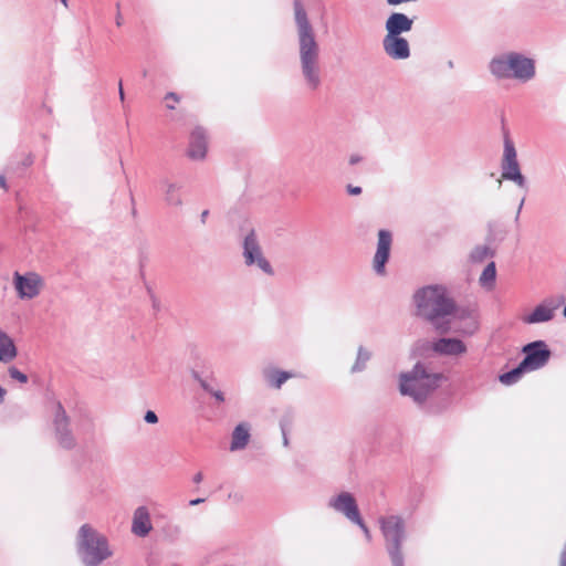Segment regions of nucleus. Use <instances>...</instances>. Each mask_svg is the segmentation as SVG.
<instances>
[{
    "instance_id": "33",
    "label": "nucleus",
    "mask_w": 566,
    "mask_h": 566,
    "mask_svg": "<svg viewBox=\"0 0 566 566\" xmlns=\"http://www.w3.org/2000/svg\"><path fill=\"white\" fill-rule=\"evenodd\" d=\"M0 186L7 190V182L4 176H0Z\"/></svg>"
},
{
    "instance_id": "12",
    "label": "nucleus",
    "mask_w": 566,
    "mask_h": 566,
    "mask_svg": "<svg viewBox=\"0 0 566 566\" xmlns=\"http://www.w3.org/2000/svg\"><path fill=\"white\" fill-rule=\"evenodd\" d=\"M382 45L385 52L395 60H405L410 55L409 43L401 35L386 34Z\"/></svg>"
},
{
    "instance_id": "17",
    "label": "nucleus",
    "mask_w": 566,
    "mask_h": 566,
    "mask_svg": "<svg viewBox=\"0 0 566 566\" xmlns=\"http://www.w3.org/2000/svg\"><path fill=\"white\" fill-rule=\"evenodd\" d=\"M433 350L442 355H460L465 353L467 347L460 339L441 338L433 344Z\"/></svg>"
},
{
    "instance_id": "7",
    "label": "nucleus",
    "mask_w": 566,
    "mask_h": 566,
    "mask_svg": "<svg viewBox=\"0 0 566 566\" xmlns=\"http://www.w3.org/2000/svg\"><path fill=\"white\" fill-rule=\"evenodd\" d=\"M379 525L394 566H402L401 541L405 532L402 518L397 515L382 516L379 518Z\"/></svg>"
},
{
    "instance_id": "3",
    "label": "nucleus",
    "mask_w": 566,
    "mask_h": 566,
    "mask_svg": "<svg viewBox=\"0 0 566 566\" xmlns=\"http://www.w3.org/2000/svg\"><path fill=\"white\" fill-rule=\"evenodd\" d=\"M522 353L525 356L518 366L509 373L500 375L499 380L503 385L511 386L517 382L525 373H531L544 367L552 355L548 346L543 340L526 344L522 348Z\"/></svg>"
},
{
    "instance_id": "13",
    "label": "nucleus",
    "mask_w": 566,
    "mask_h": 566,
    "mask_svg": "<svg viewBox=\"0 0 566 566\" xmlns=\"http://www.w3.org/2000/svg\"><path fill=\"white\" fill-rule=\"evenodd\" d=\"M331 505L338 512H342L352 522L357 521L360 516L354 496L347 492L340 493L335 497Z\"/></svg>"
},
{
    "instance_id": "2",
    "label": "nucleus",
    "mask_w": 566,
    "mask_h": 566,
    "mask_svg": "<svg viewBox=\"0 0 566 566\" xmlns=\"http://www.w3.org/2000/svg\"><path fill=\"white\" fill-rule=\"evenodd\" d=\"M420 316L432 323L437 329L447 332L449 317L454 312V303L442 286H427L415 294Z\"/></svg>"
},
{
    "instance_id": "41",
    "label": "nucleus",
    "mask_w": 566,
    "mask_h": 566,
    "mask_svg": "<svg viewBox=\"0 0 566 566\" xmlns=\"http://www.w3.org/2000/svg\"><path fill=\"white\" fill-rule=\"evenodd\" d=\"M174 202H175V203H180V199H179V198H177Z\"/></svg>"
},
{
    "instance_id": "26",
    "label": "nucleus",
    "mask_w": 566,
    "mask_h": 566,
    "mask_svg": "<svg viewBox=\"0 0 566 566\" xmlns=\"http://www.w3.org/2000/svg\"><path fill=\"white\" fill-rule=\"evenodd\" d=\"M354 523H356L363 530L367 541H370L371 539V534L369 532V528L366 526V524L361 520V517L359 516L357 521H354Z\"/></svg>"
},
{
    "instance_id": "30",
    "label": "nucleus",
    "mask_w": 566,
    "mask_h": 566,
    "mask_svg": "<svg viewBox=\"0 0 566 566\" xmlns=\"http://www.w3.org/2000/svg\"><path fill=\"white\" fill-rule=\"evenodd\" d=\"M347 190H348V192H349L350 195H359V193H361V188H360V187H354V186H352V185H349V186L347 187Z\"/></svg>"
},
{
    "instance_id": "34",
    "label": "nucleus",
    "mask_w": 566,
    "mask_h": 566,
    "mask_svg": "<svg viewBox=\"0 0 566 566\" xmlns=\"http://www.w3.org/2000/svg\"><path fill=\"white\" fill-rule=\"evenodd\" d=\"M124 90H123V85H122V82H119V98L120 101H124Z\"/></svg>"
},
{
    "instance_id": "14",
    "label": "nucleus",
    "mask_w": 566,
    "mask_h": 566,
    "mask_svg": "<svg viewBox=\"0 0 566 566\" xmlns=\"http://www.w3.org/2000/svg\"><path fill=\"white\" fill-rule=\"evenodd\" d=\"M559 302L546 301L537 305L533 312L523 317V322L527 324H536L551 321L554 317V312L558 308Z\"/></svg>"
},
{
    "instance_id": "37",
    "label": "nucleus",
    "mask_w": 566,
    "mask_h": 566,
    "mask_svg": "<svg viewBox=\"0 0 566 566\" xmlns=\"http://www.w3.org/2000/svg\"><path fill=\"white\" fill-rule=\"evenodd\" d=\"M4 394H6L4 389H2V388L0 387V402H2L3 397H4Z\"/></svg>"
},
{
    "instance_id": "6",
    "label": "nucleus",
    "mask_w": 566,
    "mask_h": 566,
    "mask_svg": "<svg viewBox=\"0 0 566 566\" xmlns=\"http://www.w3.org/2000/svg\"><path fill=\"white\" fill-rule=\"evenodd\" d=\"M491 72L497 77H516L527 81L534 76V62L517 53H510L505 56L494 59L491 62Z\"/></svg>"
},
{
    "instance_id": "25",
    "label": "nucleus",
    "mask_w": 566,
    "mask_h": 566,
    "mask_svg": "<svg viewBox=\"0 0 566 566\" xmlns=\"http://www.w3.org/2000/svg\"><path fill=\"white\" fill-rule=\"evenodd\" d=\"M489 254V248L479 247L472 253V258L478 261H482Z\"/></svg>"
},
{
    "instance_id": "24",
    "label": "nucleus",
    "mask_w": 566,
    "mask_h": 566,
    "mask_svg": "<svg viewBox=\"0 0 566 566\" xmlns=\"http://www.w3.org/2000/svg\"><path fill=\"white\" fill-rule=\"evenodd\" d=\"M9 375L12 379L19 381L20 384H25L28 381V376L20 371L17 367L11 366L9 368Z\"/></svg>"
},
{
    "instance_id": "36",
    "label": "nucleus",
    "mask_w": 566,
    "mask_h": 566,
    "mask_svg": "<svg viewBox=\"0 0 566 566\" xmlns=\"http://www.w3.org/2000/svg\"><path fill=\"white\" fill-rule=\"evenodd\" d=\"M357 161H358V157H356V156H352L350 159H349V163L352 165L356 164Z\"/></svg>"
},
{
    "instance_id": "15",
    "label": "nucleus",
    "mask_w": 566,
    "mask_h": 566,
    "mask_svg": "<svg viewBox=\"0 0 566 566\" xmlns=\"http://www.w3.org/2000/svg\"><path fill=\"white\" fill-rule=\"evenodd\" d=\"M413 21L400 12L391 13L386 21L387 34L401 35L411 30Z\"/></svg>"
},
{
    "instance_id": "20",
    "label": "nucleus",
    "mask_w": 566,
    "mask_h": 566,
    "mask_svg": "<svg viewBox=\"0 0 566 566\" xmlns=\"http://www.w3.org/2000/svg\"><path fill=\"white\" fill-rule=\"evenodd\" d=\"M249 439V427L245 423L238 424L232 433L231 450L243 449Z\"/></svg>"
},
{
    "instance_id": "16",
    "label": "nucleus",
    "mask_w": 566,
    "mask_h": 566,
    "mask_svg": "<svg viewBox=\"0 0 566 566\" xmlns=\"http://www.w3.org/2000/svg\"><path fill=\"white\" fill-rule=\"evenodd\" d=\"M207 154V138L201 128L191 132L188 155L192 159H203Z\"/></svg>"
},
{
    "instance_id": "27",
    "label": "nucleus",
    "mask_w": 566,
    "mask_h": 566,
    "mask_svg": "<svg viewBox=\"0 0 566 566\" xmlns=\"http://www.w3.org/2000/svg\"><path fill=\"white\" fill-rule=\"evenodd\" d=\"M201 386H202L206 390L210 391V392L216 397V399H217L218 401L222 402V401L224 400L223 394H222L221 391H212V390L209 388V386H208L205 381H202V380H201Z\"/></svg>"
},
{
    "instance_id": "19",
    "label": "nucleus",
    "mask_w": 566,
    "mask_h": 566,
    "mask_svg": "<svg viewBox=\"0 0 566 566\" xmlns=\"http://www.w3.org/2000/svg\"><path fill=\"white\" fill-rule=\"evenodd\" d=\"M17 357V348L13 340L3 332H0V361L9 363Z\"/></svg>"
},
{
    "instance_id": "35",
    "label": "nucleus",
    "mask_w": 566,
    "mask_h": 566,
    "mask_svg": "<svg viewBox=\"0 0 566 566\" xmlns=\"http://www.w3.org/2000/svg\"><path fill=\"white\" fill-rule=\"evenodd\" d=\"M122 21H123L122 15L117 14V17H116V24H117V27L122 25Z\"/></svg>"
},
{
    "instance_id": "11",
    "label": "nucleus",
    "mask_w": 566,
    "mask_h": 566,
    "mask_svg": "<svg viewBox=\"0 0 566 566\" xmlns=\"http://www.w3.org/2000/svg\"><path fill=\"white\" fill-rule=\"evenodd\" d=\"M244 256L247 264L251 265L256 262L264 272L272 273V268L263 258L254 233H250L244 240Z\"/></svg>"
},
{
    "instance_id": "38",
    "label": "nucleus",
    "mask_w": 566,
    "mask_h": 566,
    "mask_svg": "<svg viewBox=\"0 0 566 566\" xmlns=\"http://www.w3.org/2000/svg\"><path fill=\"white\" fill-rule=\"evenodd\" d=\"M559 566H566V558H565V555L563 556L562 560H560V565Z\"/></svg>"
},
{
    "instance_id": "21",
    "label": "nucleus",
    "mask_w": 566,
    "mask_h": 566,
    "mask_svg": "<svg viewBox=\"0 0 566 566\" xmlns=\"http://www.w3.org/2000/svg\"><path fill=\"white\" fill-rule=\"evenodd\" d=\"M265 378L270 386L280 388L286 380L292 378L294 375L289 371H282L279 369H268L264 373Z\"/></svg>"
},
{
    "instance_id": "29",
    "label": "nucleus",
    "mask_w": 566,
    "mask_h": 566,
    "mask_svg": "<svg viewBox=\"0 0 566 566\" xmlns=\"http://www.w3.org/2000/svg\"><path fill=\"white\" fill-rule=\"evenodd\" d=\"M177 190H178V188L175 185H172V184L168 185V187H167V195H168V199L170 201H174L172 195L175 192H177Z\"/></svg>"
},
{
    "instance_id": "32",
    "label": "nucleus",
    "mask_w": 566,
    "mask_h": 566,
    "mask_svg": "<svg viewBox=\"0 0 566 566\" xmlns=\"http://www.w3.org/2000/svg\"><path fill=\"white\" fill-rule=\"evenodd\" d=\"M205 502V499H196L190 501V505H198L200 503Z\"/></svg>"
},
{
    "instance_id": "4",
    "label": "nucleus",
    "mask_w": 566,
    "mask_h": 566,
    "mask_svg": "<svg viewBox=\"0 0 566 566\" xmlns=\"http://www.w3.org/2000/svg\"><path fill=\"white\" fill-rule=\"evenodd\" d=\"M78 551L84 564L87 566H98L113 554L106 537L87 524L80 528Z\"/></svg>"
},
{
    "instance_id": "40",
    "label": "nucleus",
    "mask_w": 566,
    "mask_h": 566,
    "mask_svg": "<svg viewBox=\"0 0 566 566\" xmlns=\"http://www.w3.org/2000/svg\"><path fill=\"white\" fill-rule=\"evenodd\" d=\"M207 214H208V211H203V212H202V220H203V221H205V218L207 217Z\"/></svg>"
},
{
    "instance_id": "22",
    "label": "nucleus",
    "mask_w": 566,
    "mask_h": 566,
    "mask_svg": "<svg viewBox=\"0 0 566 566\" xmlns=\"http://www.w3.org/2000/svg\"><path fill=\"white\" fill-rule=\"evenodd\" d=\"M495 275H496L495 264H494V262H491L483 270V272L480 276V283L483 286H492L495 281Z\"/></svg>"
},
{
    "instance_id": "18",
    "label": "nucleus",
    "mask_w": 566,
    "mask_h": 566,
    "mask_svg": "<svg viewBox=\"0 0 566 566\" xmlns=\"http://www.w3.org/2000/svg\"><path fill=\"white\" fill-rule=\"evenodd\" d=\"M151 530L149 514L145 507L135 511L132 531L138 536H146Z\"/></svg>"
},
{
    "instance_id": "10",
    "label": "nucleus",
    "mask_w": 566,
    "mask_h": 566,
    "mask_svg": "<svg viewBox=\"0 0 566 566\" xmlns=\"http://www.w3.org/2000/svg\"><path fill=\"white\" fill-rule=\"evenodd\" d=\"M392 237L387 230H380L378 232V244L377 251L374 256L373 265L378 274L385 273V264L388 261Z\"/></svg>"
},
{
    "instance_id": "31",
    "label": "nucleus",
    "mask_w": 566,
    "mask_h": 566,
    "mask_svg": "<svg viewBox=\"0 0 566 566\" xmlns=\"http://www.w3.org/2000/svg\"><path fill=\"white\" fill-rule=\"evenodd\" d=\"M203 479V474L202 472H197L195 475H193V482L195 483H200Z\"/></svg>"
},
{
    "instance_id": "5",
    "label": "nucleus",
    "mask_w": 566,
    "mask_h": 566,
    "mask_svg": "<svg viewBox=\"0 0 566 566\" xmlns=\"http://www.w3.org/2000/svg\"><path fill=\"white\" fill-rule=\"evenodd\" d=\"M440 379V375L428 374L422 366L417 365L410 374L401 376L400 391L421 401L438 387Z\"/></svg>"
},
{
    "instance_id": "9",
    "label": "nucleus",
    "mask_w": 566,
    "mask_h": 566,
    "mask_svg": "<svg viewBox=\"0 0 566 566\" xmlns=\"http://www.w3.org/2000/svg\"><path fill=\"white\" fill-rule=\"evenodd\" d=\"M13 281L20 298H34L39 295L43 285L40 275L33 272L27 273L25 275L15 272Z\"/></svg>"
},
{
    "instance_id": "39",
    "label": "nucleus",
    "mask_w": 566,
    "mask_h": 566,
    "mask_svg": "<svg viewBox=\"0 0 566 566\" xmlns=\"http://www.w3.org/2000/svg\"><path fill=\"white\" fill-rule=\"evenodd\" d=\"M67 1H69V0H61V2L63 3V6H64L65 8H67V6H69V4H67Z\"/></svg>"
},
{
    "instance_id": "1",
    "label": "nucleus",
    "mask_w": 566,
    "mask_h": 566,
    "mask_svg": "<svg viewBox=\"0 0 566 566\" xmlns=\"http://www.w3.org/2000/svg\"><path fill=\"white\" fill-rule=\"evenodd\" d=\"M294 15L300 41V59L303 75L312 90L319 85L318 45L307 14L300 0L294 1Z\"/></svg>"
},
{
    "instance_id": "28",
    "label": "nucleus",
    "mask_w": 566,
    "mask_h": 566,
    "mask_svg": "<svg viewBox=\"0 0 566 566\" xmlns=\"http://www.w3.org/2000/svg\"><path fill=\"white\" fill-rule=\"evenodd\" d=\"M145 421L148 423H156L158 421V418L154 411L148 410L145 415Z\"/></svg>"
},
{
    "instance_id": "8",
    "label": "nucleus",
    "mask_w": 566,
    "mask_h": 566,
    "mask_svg": "<svg viewBox=\"0 0 566 566\" xmlns=\"http://www.w3.org/2000/svg\"><path fill=\"white\" fill-rule=\"evenodd\" d=\"M502 178L514 181L518 187L525 186V179L520 170L515 147L509 138H506L504 143Z\"/></svg>"
},
{
    "instance_id": "23",
    "label": "nucleus",
    "mask_w": 566,
    "mask_h": 566,
    "mask_svg": "<svg viewBox=\"0 0 566 566\" xmlns=\"http://www.w3.org/2000/svg\"><path fill=\"white\" fill-rule=\"evenodd\" d=\"M166 107L168 109H175L176 104L180 102V96L175 92H169L165 95Z\"/></svg>"
}]
</instances>
